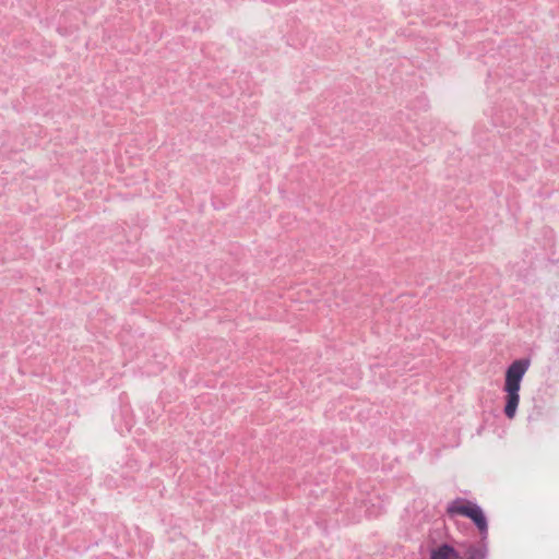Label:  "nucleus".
I'll list each match as a JSON object with an SVG mask.
<instances>
[{
    "instance_id": "1",
    "label": "nucleus",
    "mask_w": 559,
    "mask_h": 559,
    "mask_svg": "<svg viewBox=\"0 0 559 559\" xmlns=\"http://www.w3.org/2000/svg\"><path fill=\"white\" fill-rule=\"evenodd\" d=\"M530 367L528 359L514 360L506 372L504 391L507 392V401L504 405V414L508 418L515 415L520 395L521 381Z\"/></svg>"
},
{
    "instance_id": "2",
    "label": "nucleus",
    "mask_w": 559,
    "mask_h": 559,
    "mask_svg": "<svg viewBox=\"0 0 559 559\" xmlns=\"http://www.w3.org/2000/svg\"><path fill=\"white\" fill-rule=\"evenodd\" d=\"M447 513L450 516L462 515L468 518L478 528L481 538L488 535V523L483 509L475 502L464 498H457L448 503Z\"/></svg>"
},
{
    "instance_id": "4",
    "label": "nucleus",
    "mask_w": 559,
    "mask_h": 559,
    "mask_svg": "<svg viewBox=\"0 0 559 559\" xmlns=\"http://www.w3.org/2000/svg\"><path fill=\"white\" fill-rule=\"evenodd\" d=\"M487 545L485 539L481 538L479 545H471L466 550V559H486L487 558Z\"/></svg>"
},
{
    "instance_id": "3",
    "label": "nucleus",
    "mask_w": 559,
    "mask_h": 559,
    "mask_svg": "<svg viewBox=\"0 0 559 559\" xmlns=\"http://www.w3.org/2000/svg\"><path fill=\"white\" fill-rule=\"evenodd\" d=\"M430 559H462V557L453 547L444 544L431 551Z\"/></svg>"
}]
</instances>
